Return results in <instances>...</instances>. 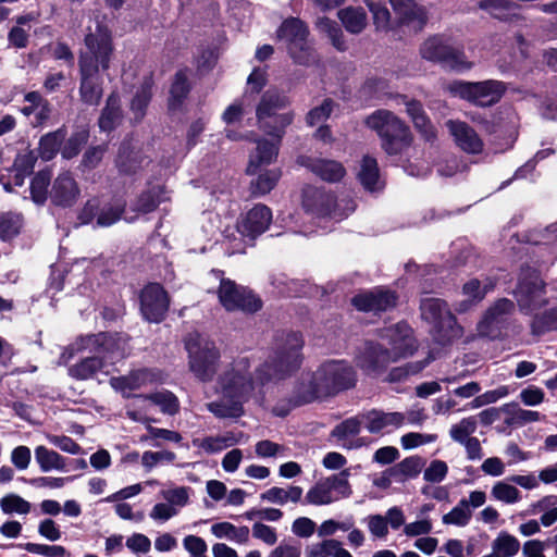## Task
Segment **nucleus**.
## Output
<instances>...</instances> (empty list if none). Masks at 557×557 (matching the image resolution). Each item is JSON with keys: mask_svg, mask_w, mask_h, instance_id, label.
Returning a JSON list of instances; mask_svg holds the SVG:
<instances>
[{"mask_svg": "<svg viewBox=\"0 0 557 557\" xmlns=\"http://www.w3.org/2000/svg\"><path fill=\"white\" fill-rule=\"evenodd\" d=\"M302 336L296 332L276 335L273 351L257 370L256 379L246 357L227 364L216 380L218 400L208 403L207 409L216 418H238L244 413V404L255 394L258 386L282 380L298 370L301 361Z\"/></svg>", "mask_w": 557, "mask_h": 557, "instance_id": "nucleus-1", "label": "nucleus"}, {"mask_svg": "<svg viewBox=\"0 0 557 557\" xmlns=\"http://www.w3.org/2000/svg\"><path fill=\"white\" fill-rule=\"evenodd\" d=\"M125 341L115 334L99 333L83 338V348L92 356L83 358L69 368V375L75 380L94 379L98 373H106L107 366L124 357Z\"/></svg>", "mask_w": 557, "mask_h": 557, "instance_id": "nucleus-2", "label": "nucleus"}, {"mask_svg": "<svg viewBox=\"0 0 557 557\" xmlns=\"http://www.w3.org/2000/svg\"><path fill=\"white\" fill-rule=\"evenodd\" d=\"M356 382L357 373L348 361L329 360L309 376L304 398L306 401H310L332 396L354 387Z\"/></svg>", "mask_w": 557, "mask_h": 557, "instance_id": "nucleus-3", "label": "nucleus"}, {"mask_svg": "<svg viewBox=\"0 0 557 557\" xmlns=\"http://www.w3.org/2000/svg\"><path fill=\"white\" fill-rule=\"evenodd\" d=\"M364 123L377 134L382 149L389 156L400 154L411 146L409 127L392 111L379 109L368 115Z\"/></svg>", "mask_w": 557, "mask_h": 557, "instance_id": "nucleus-4", "label": "nucleus"}, {"mask_svg": "<svg viewBox=\"0 0 557 557\" xmlns=\"http://www.w3.org/2000/svg\"><path fill=\"white\" fill-rule=\"evenodd\" d=\"M421 318L432 325L431 334L440 345H448L461 337L462 329L457 324L446 301L440 298L425 297L420 304Z\"/></svg>", "mask_w": 557, "mask_h": 557, "instance_id": "nucleus-5", "label": "nucleus"}, {"mask_svg": "<svg viewBox=\"0 0 557 557\" xmlns=\"http://www.w3.org/2000/svg\"><path fill=\"white\" fill-rule=\"evenodd\" d=\"M289 98L277 89H268L260 98L256 108V116L260 129L278 139L283 137L285 128L294 121V112L276 114L277 110L286 108Z\"/></svg>", "mask_w": 557, "mask_h": 557, "instance_id": "nucleus-6", "label": "nucleus"}, {"mask_svg": "<svg viewBox=\"0 0 557 557\" xmlns=\"http://www.w3.org/2000/svg\"><path fill=\"white\" fill-rule=\"evenodd\" d=\"M185 348L194 375L202 382L212 381L220 360V351L214 343L198 333H190L185 339Z\"/></svg>", "mask_w": 557, "mask_h": 557, "instance_id": "nucleus-7", "label": "nucleus"}, {"mask_svg": "<svg viewBox=\"0 0 557 557\" xmlns=\"http://www.w3.org/2000/svg\"><path fill=\"white\" fill-rule=\"evenodd\" d=\"M86 51L79 55L78 65L89 66L92 70L107 71L114 55L111 33L107 26L97 23L95 30L85 37Z\"/></svg>", "mask_w": 557, "mask_h": 557, "instance_id": "nucleus-8", "label": "nucleus"}, {"mask_svg": "<svg viewBox=\"0 0 557 557\" xmlns=\"http://www.w3.org/2000/svg\"><path fill=\"white\" fill-rule=\"evenodd\" d=\"M446 89L455 97H459L479 107H491L497 103L506 91L500 81L487 79L482 82L453 81Z\"/></svg>", "mask_w": 557, "mask_h": 557, "instance_id": "nucleus-9", "label": "nucleus"}, {"mask_svg": "<svg viewBox=\"0 0 557 557\" xmlns=\"http://www.w3.org/2000/svg\"><path fill=\"white\" fill-rule=\"evenodd\" d=\"M512 295L522 313L530 314L546 306L545 283L540 274L530 268L522 269Z\"/></svg>", "mask_w": 557, "mask_h": 557, "instance_id": "nucleus-10", "label": "nucleus"}, {"mask_svg": "<svg viewBox=\"0 0 557 557\" xmlns=\"http://www.w3.org/2000/svg\"><path fill=\"white\" fill-rule=\"evenodd\" d=\"M422 59L440 63L453 70L471 69L472 64L465 59L462 51L451 46L443 36H432L420 46Z\"/></svg>", "mask_w": 557, "mask_h": 557, "instance_id": "nucleus-11", "label": "nucleus"}, {"mask_svg": "<svg viewBox=\"0 0 557 557\" xmlns=\"http://www.w3.org/2000/svg\"><path fill=\"white\" fill-rule=\"evenodd\" d=\"M308 29L299 18L284 21L277 30V37L285 40L290 57L299 64H310L314 55L307 42Z\"/></svg>", "mask_w": 557, "mask_h": 557, "instance_id": "nucleus-12", "label": "nucleus"}, {"mask_svg": "<svg viewBox=\"0 0 557 557\" xmlns=\"http://www.w3.org/2000/svg\"><path fill=\"white\" fill-rule=\"evenodd\" d=\"M516 305L508 298H499L484 312L478 324L479 332L490 338H498L509 329Z\"/></svg>", "mask_w": 557, "mask_h": 557, "instance_id": "nucleus-13", "label": "nucleus"}, {"mask_svg": "<svg viewBox=\"0 0 557 557\" xmlns=\"http://www.w3.org/2000/svg\"><path fill=\"white\" fill-rule=\"evenodd\" d=\"M219 299L227 311L240 310L252 313L261 308V300L251 290L226 278L220 282Z\"/></svg>", "mask_w": 557, "mask_h": 557, "instance_id": "nucleus-14", "label": "nucleus"}, {"mask_svg": "<svg viewBox=\"0 0 557 557\" xmlns=\"http://www.w3.org/2000/svg\"><path fill=\"white\" fill-rule=\"evenodd\" d=\"M382 344L389 346V351L398 361L413 355L417 343L412 335V329L405 322H399L380 332Z\"/></svg>", "mask_w": 557, "mask_h": 557, "instance_id": "nucleus-15", "label": "nucleus"}, {"mask_svg": "<svg viewBox=\"0 0 557 557\" xmlns=\"http://www.w3.org/2000/svg\"><path fill=\"white\" fill-rule=\"evenodd\" d=\"M358 367L369 375H380L396 358L381 343L367 342L356 358Z\"/></svg>", "mask_w": 557, "mask_h": 557, "instance_id": "nucleus-16", "label": "nucleus"}, {"mask_svg": "<svg viewBox=\"0 0 557 557\" xmlns=\"http://www.w3.org/2000/svg\"><path fill=\"white\" fill-rule=\"evenodd\" d=\"M169 309V297L158 283L147 285L140 293V311L145 320L161 322Z\"/></svg>", "mask_w": 557, "mask_h": 557, "instance_id": "nucleus-17", "label": "nucleus"}, {"mask_svg": "<svg viewBox=\"0 0 557 557\" xmlns=\"http://www.w3.org/2000/svg\"><path fill=\"white\" fill-rule=\"evenodd\" d=\"M123 201L108 202L100 207V201L96 198L86 202L82 209L78 219L83 224L90 223L97 218V225L107 227L117 222L124 211Z\"/></svg>", "mask_w": 557, "mask_h": 557, "instance_id": "nucleus-18", "label": "nucleus"}, {"mask_svg": "<svg viewBox=\"0 0 557 557\" xmlns=\"http://www.w3.org/2000/svg\"><path fill=\"white\" fill-rule=\"evenodd\" d=\"M150 163V159L143 152L138 143L133 138H126L120 146L116 157V168L124 175H136Z\"/></svg>", "mask_w": 557, "mask_h": 557, "instance_id": "nucleus-19", "label": "nucleus"}, {"mask_svg": "<svg viewBox=\"0 0 557 557\" xmlns=\"http://www.w3.org/2000/svg\"><path fill=\"white\" fill-rule=\"evenodd\" d=\"M362 412L345 419L331 432V436L345 449H358L369 444L367 437H358L361 428H364Z\"/></svg>", "mask_w": 557, "mask_h": 557, "instance_id": "nucleus-20", "label": "nucleus"}, {"mask_svg": "<svg viewBox=\"0 0 557 557\" xmlns=\"http://www.w3.org/2000/svg\"><path fill=\"white\" fill-rule=\"evenodd\" d=\"M396 301L397 296L395 293L383 288L358 294L351 299L352 305L358 310L374 313L394 308Z\"/></svg>", "mask_w": 557, "mask_h": 557, "instance_id": "nucleus-21", "label": "nucleus"}, {"mask_svg": "<svg viewBox=\"0 0 557 557\" xmlns=\"http://www.w3.org/2000/svg\"><path fill=\"white\" fill-rule=\"evenodd\" d=\"M364 429L371 434L389 433L405 424L404 412H385L371 409L362 412Z\"/></svg>", "mask_w": 557, "mask_h": 557, "instance_id": "nucleus-22", "label": "nucleus"}, {"mask_svg": "<svg viewBox=\"0 0 557 557\" xmlns=\"http://www.w3.org/2000/svg\"><path fill=\"white\" fill-rule=\"evenodd\" d=\"M272 221V211L265 205L259 203L251 208L237 224V231L250 239L264 233Z\"/></svg>", "mask_w": 557, "mask_h": 557, "instance_id": "nucleus-23", "label": "nucleus"}, {"mask_svg": "<svg viewBox=\"0 0 557 557\" xmlns=\"http://www.w3.org/2000/svg\"><path fill=\"white\" fill-rule=\"evenodd\" d=\"M446 126L456 145L465 152L479 154L483 151L484 143L478 133L466 122L448 120Z\"/></svg>", "mask_w": 557, "mask_h": 557, "instance_id": "nucleus-24", "label": "nucleus"}, {"mask_svg": "<svg viewBox=\"0 0 557 557\" xmlns=\"http://www.w3.org/2000/svg\"><path fill=\"white\" fill-rule=\"evenodd\" d=\"M317 199L320 203L319 208H312L309 200H306L304 206L308 211L318 215H329L335 220H342L356 209L355 202L348 198L335 200L332 195L318 194Z\"/></svg>", "mask_w": 557, "mask_h": 557, "instance_id": "nucleus-25", "label": "nucleus"}, {"mask_svg": "<svg viewBox=\"0 0 557 557\" xmlns=\"http://www.w3.org/2000/svg\"><path fill=\"white\" fill-rule=\"evenodd\" d=\"M103 94L100 71L79 67V98L87 106H98Z\"/></svg>", "mask_w": 557, "mask_h": 557, "instance_id": "nucleus-26", "label": "nucleus"}, {"mask_svg": "<svg viewBox=\"0 0 557 557\" xmlns=\"http://www.w3.org/2000/svg\"><path fill=\"white\" fill-rule=\"evenodd\" d=\"M298 163L322 181L329 183L339 182L345 176V168L343 164L335 160L317 159L311 157L301 156L298 158Z\"/></svg>", "mask_w": 557, "mask_h": 557, "instance_id": "nucleus-27", "label": "nucleus"}, {"mask_svg": "<svg viewBox=\"0 0 557 557\" xmlns=\"http://www.w3.org/2000/svg\"><path fill=\"white\" fill-rule=\"evenodd\" d=\"M79 196V188L70 172L60 173L54 180L51 190V201L59 207L73 206Z\"/></svg>", "mask_w": 557, "mask_h": 557, "instance_id": "nucleus-28", "label": "nucleus"}, {"mask_svg": "<svg viewBox=\"0 0 557 557\" xmlns=\"http://www.w3.org/2000/svg\"><path fill=\"white\" fill-rule=\"evenodd\" d=\"M389 2L403 24L412 27L416 32L423 28L426 23V14L424 9L416 3V0H389Z\"/></svg>", "mask_w": 557, "mask_h": 557, "instance_id": "nucleus-29", "label": "nucleus"}, {"mask_svg": "<svg viewBox=\"0 0 557 557\" xmlns=\"http://www.w3.org/2000/svg\"><path fill=\"white\" fill-rule=\"evenodd\" d=\"M496 285L494 278L486 276L483 281L471 278L465 283L462 294L468 300L460 304L458 310L466 311L471 305L480 302Z\"/></svg>", "mask_w": 557, "mask_h": 557, "instance_id": "nucleus-30", "label": "nucleus"}, {"mask_svg": "<svg viewBox=\"0 0 557 557\" xmlns=\"http://www.w3.org/2000/svg\"><path fill=\"white\" fill-rule=\"evenodd\" d=\"M274 138L276 139L275 143L268 139H261L257 141L256 152L251 154L247 168V172L249 174H255L259 166L268 165L276 159L278 153V145L282 138Z\"/></svg>", "mask_w": 557, "mask_h": 557, "instance_id": "nucleus-31", "label": "nucleus"}, {"mask_svg": "<svg viewBox=\"0 0 557 557\" xmlns=\"http://www.w3.org/2000/svg\"><path fill=\"white\" fill-rule=\"evenodd\" d=\"M304 490L298 485L285 487L273 486L260 494V499L274 505L284 506L288 502L297 504L301 500Z\"/></svg>", "mask_w": 557, "mask_h": 557, "instance_id": "nucleus-32", "label": "nucleus"}, {"mask_svg": "<svg viewBox=\"0 0 557 557\" xmlns=\"http://www.w3.org/2000/svg\"><path fill=\"white\" fill-rule=\"evenodd\" d=\"M403 103L406 106V112L411 117L416 128L423 134V136L430 140L434 137L433 126L428 119L422 104L412 99H408L406 96L401 97Z\"/></svg>", "mask_w": 557, "mask_h": 557, "instance_id": "nucleus-33", "label": "nucleus"}, {"mask_svg": "<svg viewBox=\"0 0 557 557\" xmlns=\"http://www.w3.org/2000/svg\"><path fill=\"white\" fill-rule=\"evenodd\" d=\"M358 178L362 186L369 191H375L383 187L379 175L377 162L370 156L362 158Z\"/></svg>", "mask_w": 557, "mask_h": 557, "instance_id": "nucleus-34", "label": "nucleus"}, {"mask_svg": "<svg viewBox=\"0 0 557 557\" xmlns=\"http://www.w3.org/2000/svg\"><path fill=\"white\" fill-rule=\"evenodd\" d=\"M122 119L120 98L116 94H111L108 99L106 107L99 117V127L101 131L111 132L114 129Z\"/></svg>", "mask_w": 557, "mask_h": 557, "instance_id": "nucleus-35", "label": "nucleus"}, {"mask_svg": "<svg viewBox=\"0 0 557 557\" xmlns=\"http://www.w3.org/2000/svg\"><path fill=\"white\" fill-rule=\"evenodd\" d=\"M478 7L492 17L500 21H508L515 16L516 10L519 8V5L511 0H481Z\"/></svg>", "mask_w": 557, "mask_h": 557, "instance_id": "nucleus-36", "label": "nucleus"}, {"mask_svg": "<svg viewBox=\"0 0 557 557\" xmlns=\"http://www.w3.org/2000/svg\"><path fill=\"white\" fill-rule=\"evenodd\" d=\"M137 399L144 404L150 401L158 406L163 413L170 416L175 414L180 409L177 397L170 391H160L147 396H137Z\"/></svg>", "mask_w": 557, "mask_h": 557, "instance_id": "nucleus-37", "label": "nucleus"}, {"mask_svg": "<svg viewBox=\"0 0 557 557\" xmlns=\"http://www.w3.org/2000/svg\"><path fill=\"white\" fill-rule=\"evenodd\" d=\"M35 460L39 465V468L42 472H49L51 470H65V458L57 451L48 449L42 445L35 448Z\"/></svg>", "mask_w": 557, "mask_h": 557, "instance_id": "nucleus-38", "label": "nucleus"}, {"mask_svg": "<svg viewBox=\"0 0 557 557\" xmlns=\"http://www.w3.org/2000/svg\"><path fill=\"white\" fill-rule=\"evenodd\" d=\"M211 533L218 539H227L238 544H246L249 541V528L246 525L235 527L230 522H219L211 527Z\"/></svg>", "mask_w": 557, "mask_h": 557, "instance_id": "nucleus-39", "label": "nucleus"}, {"mask_svg": "<svg viewBox=\"0 0 557 557\" xmlns=\"http://www.w3.org/2000/svg\"><path fill=\"white\" fill-rule=\"evenodd\" d=\"M337 15L346 30L351 34L361 33L367 25V14L362 8L348 7L339 10Z\"/></svg>", "mask_w": 557, "mask_h": 557, "instance_id": "nucleus-40", "label": "nucleus"}, {"mask_svg": "<svg viewBox=\"0 0 557 557\" xmlns=\"http://www.w3.org/2000/svg\"><path fill=\"white\" fill-rule=\"evenodd\" d=\"M152 85L151 77L146 76L132 99L131 110L136 121H140L145 115L146 108L151 99Z\"/></svg>", "mask_w": 557, "mask_h": 557, "instance_id": "nucleus-41", "label": "nucleus"}, {"mask_svg": "<svg viewBox=\"0 0 557 557\" xmlns=\"http://www.w3.org/2000/svg\"><path fill=\"white\" fill-rule=\"evenodd\" d=\"M422 468L419 457H408L387 470L391 478L397 482L417 476Z\"/></svg>", "mask_w": 557, "mask_h": 557, "instance_id": "nucleus-42", "label": "nucleus"}, {"mask_svg": "<svg viewBox=\"0 0 557 557\" xmlns=\"http://www.w3.org/2000/svg\"><path fill=\"white\" fill-rule=\"evenodd\" d=\"M164 189L161 186H153L141 193L134 203V211L138 213H150L166 198H162Z\"/></svg>", "mask_w": 557, "mask_h": 557, "instance_id": "nucleus-43", "label": "nucleus"}, {"mask_svg": "<svg viewBox=\"0 0 557 557\" xmlns=\"http://www.w3.org/2000/svg\"><path fill=\"white\" fill-rule=\"evenodd\" d=\"M190 90V85L188 83V76L186 71H178L171 86L170 90V99L169 107L171 110H176L181 107L184 99L187 97Z\"/></svg>", "mask_w": 557, "mask_h": 557, "instance_id": "nucleus-44", "label": "nucleus"}, {"mask_svg": "<svg viewBox=\"0 0 557 557\" xmlns=\"http://www.w3.org/2000/svg\"><path fill=\"white\" fill-rule=\"evenodd\" d=\"M65 138V132L62 129H58L55 132H51L41 137L39 141V156L41 159L49 161L54 158V156L60 150L61 144Z\"/></svg>", "mask_w": 557, "mask_h": 557, "instance_id": "nucleus-45", "label": "nucleus"}, {"mask_svg": "<svg viewBox=\"0 0 557 557\" xmlns=\"http://www.w3.org/2000/svg\"><path fill=\"white\" fill-rule=\"evenodd\" d=\"M237 437L233 433L227 432L222 435L207 436L201 441H194V444L202 448L205 451L213 454L231 447L237 444Z\"/></svg>", "mask_w": 557, "mask_h": 557, "instance_id": "nucleus-46", "label": "nucleus"}, {"mask_svg": "<svg viewBox=\"0 0 557 557\" xmlns=\"http://www.w3.org/2000/svg\"><path fill=\"white\" fill-rule=\"evenodd\" d=\"M492 555L496 557H513L520 549L519 541L506 532H500L492 542Z\"/></svg>", "mask_w": 557, "mask_h": 557, "instance_id": "nucleus-47", "label": "nucleus"}, {"mask_svg": "<svg viewBox=\"0 0 557 557\" xmlns=\"http://www.w3.org/2000/svg\"><path fill=\"white\" fill-rule=\"evenodd\" d=\"M278 169L267 170L260 173L256 181L251 182V193L256 196H263L270 193L281 178Z\"/></svg>", "mask_w": 557, "mask_h": 557, "instance_id": "nucleus-48", "label": "nucleus"}, {"mask_svg": "<svg viewBox=\"0 0 557 557\" xmlns=\"http://www.w3.org/2000/svg\"><path fill=\"white\" fill-rule=\"evenodd\" d=\"M23 225V216L18 213H0V238L10 240L18 235Z\"/></svg>", "mask_w": 557, "mask_h": 557, "instance_id": "nucleus-49", "label": "nucleus"}, {"mask_svg": "<svg viewBox=\"0 0 557 557\" xmlns=\"http://www.w3.org/2000/svg\"><path fill=\"white\" fill-rule=\"evenodd\" d=\"M528 242L534 245H545L550 248L554 256H557V222L548 225L542 231H533L528 236Z\"/></svg>", "mask_w": 557, "mask_h": 557, "instance_id": "nucleus-50", "label": "nucleus"}, {"mask_svg": "<svg viewBox=\"0 0 557 557\" xmlns=\"http://www.w3.org/2000/svg\"><path fill=\"white\" fill-rule=\"evenodd\" d=\"M0 508L5 515H27L32 504L17 494H7L0 499Z\"/></svg>", "mask_w": 557, "mask_h": 557, "instance_id": "nucleus-51", "label": "nucleus"}, {"mask_svg": "<svg viewBox=\"0 0 557 557\" xmlns=\"http://www.w3.org/2000/svg\"><path fill=\"white\" fill-rule=\"evenodd\" d=\"M334 502H336V497H333L326 480L318 482L306 494V503L311 505L321 506Z\"/></svg>", "mask_w": 557, "mask_h": 557, "instance_id": "nucleus-52", "label": "nucleus"}, {"mask_svg": "<svg viewBox=\"0 0 557 557\" xmlns=\"http://www.w3.org/2000/svg\"><path fill=\"white\" fill-rule=\"evenodd\" d=\"M478 428V422L475 417H467L461 419L458 423L451 425L449 430V435L454 442L459 444L466 442L467 440L472 438L471 436Z\"/></svg>", "mask_w": 557, "mask_h": 557, "instance_id": "nucleus-53", "label": "nucleus"}, {"mask_svg": "<svg viewBox=\"0 0 557 557\" xmlns=\"http://www.w3.org/2000/svg\"><path fill=\"white\" fill-rule=\"evenodd\" d=\"M472 517V510L468 506L466 498H462L448 513L443 516L444 524H454L458 527L467 525Z\"/></svg>", "mask_w": 557, "mask_h": 557, "instance_id": "nucleus-54", "label": "nucleus"}, {"mask_svg": "<svg viewBox=\"0 0 557 557\" xmlns=\"http://www.w3.org/2000/svg\"><path fill=\"white\" fill-rule=\"evenodd\" d=\"M348 476L349 470L345 469L342 472L325 479L333 494V497H336V502L341 498L349 497L351 494Z\"/></svg>", "mask_w": 557, "mask_h": 557, "instance_id": "nucleus-55", "label": "nucleus"}, {"mask_svg": "<svg viewBox=\"0 0 557 557\" xmlns=\"http://www.w3.org/2000/svg\"><path fill=\"white\" fill-rule=\"evenodd\" d=\"M531 329L535 335L557 331V308H552L542 314L535 315L532 320Z\"/></svg>", "mask_w": 557, "mask_h": 557, "instance_id": "nucleus-56", "label": "nucleus"}, {"mask_svg": "<svg viewBox=\"0 0 557 557\" xmlns=\"http://www.w3.org/2000/svg\"><path fill=\"white\" fill-rule=\"evenodd\" d=\"M50 178V173L46 171H40L33 177L30 183V195L33 201L37 205H42L47 200Z\"/></svg>", "mask_w": 557, "mask_h": 557, "instance_id": "nucleus-57", "label": "nucleus"}, {"mask_svg": "<svg viewBox=\"0 0 557 557\" xmlns=\"http://www.w3.org/2000/svg\"><path fill=\"white\" fill-rule=\"evenodd\" d=\"M18 547L26 552L44 557H70V553L64 546L61 545H48L38 543H25L20 544Z\"/></svg>", "mask_w": 557, "mask_h": 557, "instance_id": "nucleus-58", "label": "nucleus"}, {"mask_svg": "<svg viewBox=\"0 0 557 557\" xmlns=\"http://www.w3.org/2000/svg\"><path fill=\"white\" fill-rule=\"evenodd\" d=\"M430 362V359L419 362H410L405 366L393 368L387 374L386 381L388 382H401L412 374H417L422 371Z\"/></svg>", "mask_w": 557, "mask_h": 557, "instance_id": "nucleus-59", "label": "nucleus"}, {"mask_svg": "<svg viewBox=\"0 0 557 557\" xmlns=\"http://www.w3.org/2000/svg\"><path fill=\"white\" fill-rule=\"evenodd\" d=\"M491 494L495 499L506 504H515L520 500V491L504 481L495 483Z\"/></svg>", "mask_w": 557, "mask_h": 557, "instance_id": "nucleus-60", "label": "nucleus"}, {"mask_svg": "<svg viewBox=\"0 0 557 557\" xmlns=\"http://www.w3.org/2000/svg\"><path fill=\"white\" fill-rule=\"evenodd\" d=\"M334 102L331 99H324L323 102L311 109L307 116L306 122L309 126H314L321 123H324L331 115L333 111Z\"/></svg>", "mask_w": 557, "mask_h": 557, "instance_id": "nucleus-61", "label": "nucleus"}, {"mask_svg": "<svg viewBox=\"0 0 557 557\" xmlns=\"http://www.w3.org/2000/svg\"><path fill=\"white\" fill-rule=\"evenodd\" d=\"M367 5H368L370 12L372 13L373 23H374L376 29H381V30L387 29L389 26V21H391V13H389L388 9L381 3L370 1V0L367 1Z\"/></svg>", "mask_w": 557, "mask_h": 557, "instance_id": "nucleus-62", "label": "nucleus"}, {"mask_svg": "<svg viewBox=\"0 0 557 557\" xmlns=\"http://www.w3.org/2000/svg\"><path fill=\"white\" fill-rule=\"evenodd\" d=\"M448 472V467L443 460H433L430 462L429 467L424 470L423 479L426 482L431 483H440L442 482Z\"/></svg>", "mask_w": 557, "mask_h": 557, "instance_id": "nucleus-63", "label": "nucleus"}, {"mask_svg": "<svg viewBox=\"0 0 557 557\" xmlns=\"http://www.w3.org/2000/svg\"><path fill=\"white\" fill-rule=\"evenodd\" d=\"M188 487H176L166 491H162V497L168 502L169 505L177 508L187 505L189 499Z\"/></svg>", "mask_w": 557, "mask_h": 557, "instance_id": "nucleus-64", "label": "nucleus"}]
</instances>
